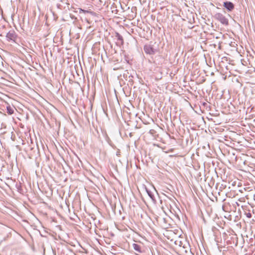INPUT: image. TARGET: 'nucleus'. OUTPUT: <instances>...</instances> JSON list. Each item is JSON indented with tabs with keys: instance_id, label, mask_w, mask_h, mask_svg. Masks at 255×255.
I'll list each match as a JSON object with an SVG mask.
<instances>
[{
	"instance_id": "9",
	"label": "nucleus",
	"mask_w": 255,
	"mask_h": 255,
	"mask_svg": "<svg viewBox=\"0 0 255 255\" xmlns=\"http://www.w3.org/2000/svg\"><path fill=\"white\" fill-rule=\"evenodd\" d=\"M145 190H146V191L147 194L150 197V198L151 199H152V200H153L154 197V195L152 193V192L150 191L149 190H148L147 188H145Z\"/></svg>"
},
{
	"instance_id": "12",
	"label": "nucleus",
	"mask_w": 255,
	"mask_h": 255,
	"mask_svg": "<svg viewBox=\"0 0 255 255\" xmlns=\"http://www.w3.org/2000/svg\"><path fill=\"white\" fill-rule=\"evenodd\" d=\"M252 216L251 215V213H249L248 215H247V217H249V218H251Z\"/></svg>"
},
{
	"instance_id": "11",
	"label": "nucleus",
	"mask_w": 255,
	"mask_h": 255,
	"mask_svg": "<svg viewBox=\"0 0 255 255\" xmlns=\"http://www.w3.org/2000/svg\"><path fill=\"white\" fill-rule=\"evenodd\" d=\"M83 12L84 13H91V11H89L88 10H84V9H80V12Z\"/></svg>"
},
{
	"instance_id": "5",
	"label": "nucleus",
	"mask_w": 255,
	"mask_h": 255,
	"mask_svg": "<svg viewBox=\"0 0 255 255\" xmlns=\"http://www.w3.org/2000/svg\"><path fill=\"white\" fill-rule=\"evenodd\" d=\"M223 5L228 11H232L234 8V4L231 1L224 2Z\"/></svg>"
},
{
	"instance_id": "2",
	"label": "nucleus",
	"mask_w": 255,
	"mask_h": 255,
	"mask_svg": "<svg viewBox=\"0 0 255 255\" xmlns=\"http://www.w3.org/2000/svg\"><path fill=\"white\" fill-rule=\"evenodd\" d=\"M215 18L224 25H227L229 24L228 19L221 13H216Z\"/></svg>"
},
{
	"instance_id": "8",
	"label": "nucleus",
	"mask_w": 255,
	"mask_h": 255,
	"mask_svg": "<svg viewBox=\"0 0 255 255\" xmlns=\"http://www.w3.org/2000/svg\"><path fill=\"white\" fill-rule=\"evenodd\" d=\"M116 37L117 38L118 40L121 42V44H123L124 39L122 35H121L119 33H117L116 34Z\"/></svg>"
},
{
	"instance_id": "6",
	"label": "nucleus",
	"mask_w": 255,
	"mask_h": 255,
	"mask_svg": "<svg viewBox=\"0 0 255 255\" xmlns=\"http://www.w3.org/2000/svg\"><path fill=\"white\" fill-rule=\"evenodd\" d=\"M132 247L135 251L137 252V253H141L143 252L142 250V247L137 244H133Z\"/></svg>"
},
{
	"instance_id": "7",
	"label": "nucleus",
	"mask_w": 255,
	"mask_h": 255,
	"mask_svg": "<svg viewBox=\"0 0 255 255\" xmlns=\"http://www.w3.org/2000/svg\"><path fill=\"white\" fill-rule=\"evenodd\" d=\"M6 112L8 115H12L14 113V109L10 105L6 107Z\"/></svg>"
},
{
	"instance_id": "10",
	"label": "nucleus",
	"mask_w": 255,
	"mask_h": 255,
	"mask_svg": "<svg viewBox=\"0 0 255 255\" xmlns=\"http://www.w3.org/2000/svg\"><path fill=\"white\" fill-rule=\"evenodd\" d=\"M175 243V244L179 245V248L181 247V246H183V244H184V243H183L182 241H176Z\"/></svg>"
},
{
	"instance_id": "4",
	"label": "nucleus",
	"mask_w": 255,
	"mask_h": 255,
	"mask_svg": "<svg viewBox=\"0 0 255 255\" xmlns=\"http://www.w3.org/2000/svg\"><path fill=\"white\" fill-rule=\"evenodd\" d=\"M144 50L146 54L153 55L156 52V50L154 49L150 45H145L144 46Z\"/></svg>"
},
{
	"instance_id": "1",
	"label": "nucleus",
	"mask_w": 255,
	"mask_h": 255,
	"mask_svg": "<svg viewBox=\"0 0 255 255\" xmlns=\"http://www.w3.org/2000/svg\"><path fill=\"white\" fill-rule=\"evenodd\" d=\"M179 251L182 255H194L190 249V245L188 243L185 242L183 246H181L179 249Z\"/></svg>"
},
{
	"instance_id": "3",
	"label": "nucleus",
	"mask_w": 255,
	"mask_h": 255,
	"mask_svg": "<svg viewBox=\"0 0 255 255\" xmlns=\"http://www.w3.org/2000/svg\"><path fill=\"white\" fill-rule=\"evenodd\" d=\"M6 37L8 41L15 42L17 38V34L13 30H11L7 33Z\"/></svg>"
}]
</instances>
